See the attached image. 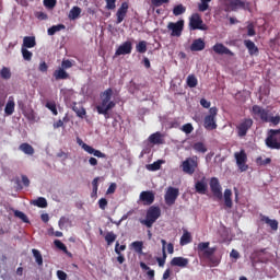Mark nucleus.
<instances>
[{
	"label": "nucleus",
	"instance_id": "61",
	"mask_svg": "<svg viewBox=\"0 0 280 280\" xmlns=\"http://www.w3.org/2000/svg\"><path fill=\"white\" fill-rule=\"evenodd\" d=\"M257 33L255 32V26L253 23L247 25V36H255Z\"/></svg>",
	"mask_w": 280,
	"mask_h": 280
},
{
	"label": "nucleus",
	"instance_id": "17",
	"mask_svg": "<svg viewBox=\"0 0 280 280\" xmlns=\"http://www.w3.org/2000/svg\"><path fill=\"white\" fill-rule=\"evenodd\" d=\"M163 137V133L156 131L149 137V143H152L153 145H163V143H165V139Z\"/></svg>",
	"mask_w": 280,
	"mask_h": 280
},
{
	"label": "nucleus",
	"instance_id": "64",
	"mask_svg": "<svg viewBox=\"0 0 280 280\" xmlns=\"http://www.w3.org/2000/svg\"><path fill=\"white\" fill-rule=\"evenodd\" d=\"M57 277L59 280H67V272L62 271V270H58L57 271Z\"/></svg>",
	"mask_w": 280,
	"mask_h": 280
},
{
	"label": "nucleus",
	"instance_id": "51",
	"mask_svg": "<svg viewBox=\"0 0 280 280\" xmlns=\"http://www.w3.org/2000/svg\"><path fill=\"white\" fill-rule=\"evenodd\" d=\"M209 244H210L209 242L199 243L197 246V250L199 253H205L209 248Z\"/></svg>",
	"mask_w": 280,
	"mask_h": 280
},
{
	"label": "nucleus",
	"instance_id": "19",
	"mask_svg": "<svg viewBox=\"0 0 280 280\" xmlns=\"http://www.w3.org/2000/svg\"><path fill=\"white\" fill-rule=\"evenodd\" d=\"M205 47H207L205 39L197 38L191 43L190 51H202V50H205Z\"/></svg>",
	"mask_w": 280,
	"mask_h": 280
},
{
	"label": "nucleus",
	"instance_id": "9",
	"mask_svg": "<svg viewBox=\"0 0 280 280\" xmlns=\"http://www.w3.org/2000/svg\"><path fill=\"white\" fill-rule=\"evenodd\" d=\"M178 196H179L178 188L168 187L164 196L165 205H167V207H172V205L176 203Z\"/></svg>",
	"mask_w": 280,
	"mask_h": 280
},
{
	"label": "nucleus",
	"instance_id": "23",
	"mask_svg": "<svg viewBox=\"0 0 280 280\" xmlns=\"http://www.w3.org/2000/svg\"><path fill=\"white\" fill-rule=\"evenodd\" d=\"M171 266H178L179 268H187L189 266V259L185 257H174L171 260Z\"/></svg>",
	"mask_w": 280,
	"mask_h": 280
},
{
	"label": "nucleus",
	"instance_id": "24",
	"mask_svg": "<svg viewBox=\"0 0 280 280\" xmlns=\"http://www.w3.org/2000/svg\"><path fill=\"white\" fill-rule=\"evenodd\" d=\"M33 47H36V37L35 36H25L23 38L22 48L33 49Z\"/></svg>",
	"mask_w": 280,
	"mask_h": 280
},
{
	"label": "nucleus",
	"instance_id": "54",
	"mask_svg": "<svg viewBox=\"0 0 280 280\" xmlns=\"http://www.w3.org/2000/svg\"><path fill=\"white\" fill-rule=\"evenodd\" d=\"M106 1V10H115L117 8V0H105Z\"/></svg>",
	"mask_w": 280,
	"mask_h": 280
},
{
	"label": "nucleus",
	"instance_id": "12",
	"mask_svg": "<svg viewBox=\"0 0 280 280\" xmlns=\"http://www.w3.org/2000/svg\"><path fill=\"white\" fill-rule=\"evenodd\" d=\"M210 189L214 198H218V200H222V186L220 185V179H218V177H212L210 179Z\"/></svg>",
	"mask_w": 280,
	"mask_h": 280
},
{
	"label": "nucleus",
	"instance_id": "33",
	"mask_svg": "<svg viewBox=\"0 0 280 280\" xmlns=\"http://www.w3.org/2000/svg\"><path fill=\"white\" fill-rule=\"evenodd\" d=\"M136 51H138V54H145V51H148V42L145 40H141L136 45Z\"/></svg>",
	"mask_w": 280,
	"mask_h": 280
},
{
	"label": "nucleus",
	"instance_id": "18",
	"mask_svg": "<svg viewBox=\"0 0 280 280\" xmlns=\"http://www.w3.org/2000/svg\"><path fill=\"white\" fill-rule=\"evenodd\" d=\"M208 185H207V177H202L200 180H197L195 183V189L197 194H201L205 195L207 194V189H208Z\"/></svg>",
	"mask_w": 280,
	"mask_h": 280
},
{
	"label": "nucleus",
	"instance_id": "58",
	"mask_svg": "<svg viewBox=\"0 0 280 280\" xmlns=\"http://www.w3.org/2000/svg\"><path fill=\"white\" fill-rule=\"evenodd\" d=\"M121 250H126V245H119V242L115 245L116 255H121Z\"/></svg>",
	"mask_w": 280,
	"mask_h": 280
},
{
	"label": "nucleus",
	"instance_id": "3",
	"mask_svg": "<svg viewBox=\"0 0 280 280\" xmlns=\"http://www.w3.org/2000/svg\"><path fill=\"white\" fill-rule=\"evenodd\" d=\"M184 174H188V176H194L196 174V170H198V156L187 158L180 165Z\"/></svg>",
	"mask_w": 280,
	"mask_h": 280
},
{
	"label": "nucleus",
	"instance_id": "21",
	"mask_svg": "<svg viewBox=\"0 0 280 280\" xmlns=\"http://www.w3.org/2000/svg\"><path fill=\"white\" fill-rule=\"evenodd\" d=\"M260 222H265V224H268L271 231H279V221L275 219H269L267 215H261Z\"/></svg>",
	"mask_w": 280,
	"mask_h": 280
},
{
	"label": "nucleus",
	"instance_id": "53",
	"mask_svg": "<svg viewBox=\"0 0 280 280\" xmlns=\"http://www.w3.org/2000/svg\"><path fill=\"white\" fill-rule=\"evenodd\" d=\"M57 0H44L45 8H48V10H54L56 8Z\"/></svg>",
	"mask_w": 280,
	"mask_h": 280
},
{
	"label": "nucleus",
	"instance_id": "5",
	"mask_svg": "<svg viewBox=\"0 0 280 280\" xmlns=\"http://www.w3.org/2000/svg\"><path fill=\"white\" fill-rule=\"evenodd\" d=\"M189 30H201V32H207V24H205L199 13H194L189 18Z\"/></svg>",
	"mask_w": 280,
	"mask_h": 280
},
{
	"label": "nucleus",
	"instance_id": "55",
	"mask_svg": "<svg viewBox=\"0 0 280 280\" xmlns=\"http://www.w3.org/2000/svg\"><path fill=\"white\" fill-rule=\"evenodd\" d=\"M151 3L154 8H161L163 3H170V0H151Z\"/></svg>",
	"mask_w": 280,
	"mask_h": 280
},
{
	"label": "nucleus",
	"instance_id": "35",
	"mask_svg": "<svg viewBox=\"0 0 280 280\" xmlns=\"http://www.w3.org/2000/svg\"><path fill=\"white\" fill-rule=\"evenodd\" d=\"M140 268L142 270H147V276L149 277L150 280H154V269H150L149 266H147L145 262H140Z\"/></svg>",
	"mask_w": 280,
	"mask_h": 280
},
{
	"label": "nucleus",
	"instance_id": "30",
	"mask_svg": "<svg viewBox=\"0 0 280 280\" xmlns=\"http://www.w3.org/2000/svg\"><path fill=\"white\" fill-rule=\"evenodd\" d=\"M88 154H93L97 159H106V153L95 150L93 147H85Z\"/></svg>",
	"mask_w": 280,
	"mask_h": 280
},
{
	"label": "nucleus",
	"instance_id": "56",
	"mask_svg": "<svg viewBox=\"0 0 280 280\" xmlns=\"http://www.w3.org/2000/svg\"><path fill=\"white\" fill-rule=\"evenodd\" d=\"M98 207L102 211L106 210V207H108V200H106V198H101L98 200Z\"/></svg>",
	"mask_w": 280,
	"mask_h": 280
},
{
	"label": "nucleus",
	"instance_id": "31",
	"mask_svg": "<svg viewBox=\"0 0 280 280\" xmlns=\"http://www.w3.org/2000/svg\"><path fill=\"white\" fill-rule=\"evenodd\" d=\"M186 84L189 89H196V86H198V78H196V74H189L186 79Z\"/></svg>",
	"mask_w": 280,
	"mask_h": 280
},
{
	"label": "nucleus",
	"instance_id": "10",
	"mask_svg": "<svg viewBox=\"0 0 280 280\" xmlns=\"http://www.w3.org/2000/svg\"><path fill=\"white\" fill-rule=\"evenodd\" d=\"M278 132L279 131H275V129L268 131V137L266 138L265 143L270 150H280V141L275 139Z\"/></svg>",
	"mask_w": 280,
	"mask_h": 280
},
{
	"label": "nucleus",
	"instance_id": "63",
	"mask_svg": "<svg viewBox=\"0 0 280 280\" xmlns=\"http://www.w3.org/2000/svg\"><path fill=\"white\" fill-rule=\"evenodd\" d=\"M116 190H117V184L112 183V184L109 185V187L107 188L106 194H107V195H108V194H115Z\"/></svg>",
	"mask_w": 280,
	"mask_h": 280
},
{
	"label": "nucleus",
	"instance_id": "37",
	"mask_svg": "<svg viewBox=\"0 0 280 280\" xmlns=\"http://www.w3.org/2000/svg\"><path fill=\"white\" fill-rule=\"evenodd\" d=\"M133 250L136 253H138V255H141L143 253V242L141 241H135L132 244H131Z\"/></svg>",
	"mask_w": 280,
	"mask_h": 280
},
{
	"label": "nucleus",
	"instance_id": "43",
	"mask_svg": "<svg viewBox=\"0 0 280 280\" xmlns=\"http://www.w3.org/2000/svg\"><path fill=\"white\" fill-rule=\"evenodd\" d=\"M191 243V234L189 232H184L180 237V245L185 246L186 244Z\"/></svg>",
	"mask_w": 280,
	"mask_h": 280
},
{
	"label": "nucleus",
	"instance_id": "15",
	"mask_svg": "<svg viewBox=\"0 0 280 280\" xmlns=\"http://www.w3.org/2000/svg\"><path fill=\"white\" fill-rule=\"evenodd\" d=\"M212 50L214 54H218L219 56H235L231 49H229L224 44L222 43H217L213 47Z\"/></svg>",
	"mask_w": 280,
	"mask_h": 280
},
{
	"label": "nucleus",
	"instance_id": "47",
	"mask_svg": "<svg viewBox=\"0 0 280 280\" xmlns=\"http://www.w3.org/2000/svg\"><path fill=\"white\" fill-rule=\"evenodd\" d=\"M46 108L52 113V115L57 116L58 115V108L56 107V102H47L46 103Z\"/></svg>",
	"mask_w": 280,
	"mask_h": 280
},
{
	"label": "nucleus",
	"instance_id": "50",
	"mask_svg": "<svg viewBox=\"0 0 280 280\" xmlns=\"http://www.w3.org/2000/svg\"><path fill=\"white\" fill-rule=\"evenodd\" d=\"M182 130H183V132H185L186 135H191L192 132H194V125H191V124H185V125H183V127H182Z\"/></svg>",
	"mask_w": 280,
	"mask_h": 280
},
{
	"label": "nucleus",
	"instance_id": "20",
	"mask_svg": "<svg viewBox=\"0 0 280 280\" xmlns=\"http://www.w3.org/2000/svg\"><path fill=\"white\" fill-rule=\"evenodd\" d=\"M237 8H242L243 10L246 9V2H244L242 0H232L230 2V5L226 7L225 12H230V10L232 12H235V10H237Z\"/></svg>",
	"mask_w": 280,
	"mask_h": 280
},
{
	"label": "nucleus",
	"instance_id": "45",
	"mask_svg": "<svg viewBox=\"0 0 280 280\" xmlns=\"http://www.w3.org/2000/svg\"><path fill=\"white\" fill-rule=\"evenodd\" d=\"M147 170H149V172H159V170H161V161L148 164Z\"/></svg>",
	"mask_w": 280,
	"mask_h": 280
},
{
	"label": "nucleus",
	"instance_id": "46",
	"mask_svg": "<svg viewBox=\"0 0 280 280\" xmlns=\"http://www.w3.org/2000/svg\"><path fill=\"white\" fill-rule=\"evenodd\" d=\"M209 3H211V0H201V3L198 5L199 12H207L209 10Z\"/></svg>",
	"mask_w": 280,
	"mask_h": 280
},
{
	"label": "nucleus",
	"instance_id": "41",
	"mask_svg": "<svg viewBox=\"0 0 280 280\" xmlns=\"http://www.w3.org/2000/svg\"><path fill=\"white\" fill-rule=\"evenodd\" d=\"M115 240H117V234L115 232H107L105 235V242H107V246H110Z\"/></svg>",
	"mask_w": 280,
	"mask_h": 280
},
{
	"label": "nucleus",
	"instance_id": "38",
	"mask_svg": "<svg viewBox=\"0 0 280 280\" xmlns=\"http://www.w3.org/2000/svg\"><path fill=\"white\" fill-rule=\"evenodd\" d=\"M192 149L195 150V152H200L201 154H205L207 152V145H205V143L202 142H196L192 145Z\"/></svg>",
	"mask_w": 280,
	"mask_h": 280
},
{
	"label": "nucleus",
	"instance_id": "29",
	"mask_svg": "<svg viewBox=\"0 0 280 280\" xmlns=\"http://www.w3.org/2000/svg\"><path fill=\"white\" fill-rule=\"evenodd\" d=\"M80 14H82V9L80 7H73L69 12L68 18L70 21H75V19L80 18Z\"/></svg>",
	"mask_w": 280,
	"mask_h": 280
},
{
	"label": "nucleus",
	"instance_id": "25",
	"mask_svg": "<svg viewBox=\"0 0 280 280\" xmlns=\"http://www.w3.org/2000/svg\"><path fill=\"white\" fill-rule=\"evenodd\" d=\"M15 106L16 104L14 103V97L10 96L4 108L5 115H13Z\"/></svg>",
	"mask_w": 280,
	"mask_h": 280
},
{
	"label": "nucleus",
	"instance_id": "13",
	"mask_svg": "<svg viewBox=\"0 0 280 280\" xmlns=\"http://www.w3.org/2000/svg\"><path fill=\"white\" fill-rule=\"evenodd\" d=\"M130 54H132V42L127 40L116 49L115 56H128Z\"/></svg>",
	"mask_w": 280,
	"mask_h": 280
},
{
	"label": "nucleus",
	"instance_id": "39",
	"mask_svg": "<svg viewBox=\"0 0 280 280\" xmlns=\"http://www.w3.org/2000/svg\"><path fill=\"white\" fill-rule=\"evenodd\" d=\"M65 28H66L65 24L54 25L48 28V36H54L56 32H60L61 30H65Z\"/></svg>",
	"mask_w": 280,
	"mask_h": 280
},
{
	"label": "nucleus",
	"instance_id": "57",
	"mask_svg": "<svg viewBox=\"0 0 280 280\" xmlns=\"http://www.w3.org/2000/svg\"><path fill=\"white\" fill-rule=\"evenodd\" d=\"M165 259H167V253H163V257H158L156 261L160 266V268H163V266H165Z\"/></svg>",
	"mask_w": 280,
	"mask_h": 280
},
{
	"label": "nucleus",
	"instance_id": "62",
	"mask_svg": "<svg viewBox=\"0 0 280 280\" xmlns=\"http://www.w3.org/2000/svg\"><path fill=\"white\" fill-rule=\"evenodd\" d=\"M71 67H73V63L69 59H66L61 62V69H71Z\"/></svg>",
	"mask_w": 280,
	"mask_h": 280
},
{
	"label": "nucleus",
	"instance_id": "40",
	"mask_svg": "<svg viewBox=\"0 0 280 280\" xmlns=\"http://www.w3.org/2000/svg\"><path fill=\"white\" fill-rule=\"evenodd\" d=\"M21 54L24 60H26V62H31L32 57L34 56V54L32 51H30L27 48H21Z\"/></svg>",
	"mask_w": 280,
	"mask_h": 280
},
{
	"label": "nucleus",
	"instance_id": "32",
	"mask_svg": "<svg viewBox=\"0 0 280 280\" xmlns=\"http://www.w3.org/2000/svg\"><path fill=\"white\" fill-rule=\"evenodd\" d=\"M187 12V8L183 4H177L173 8L174 16H180V14H185Z\"/></svg>",
	"mask_w": 280,
	"mask_h": 280
},
{
	"label": "nucleus",
	"instance_id": "26",
	"mask_svg": "<svg viewBox=\"0 0 280 280\" xmlns=\"http://www.w3.org/2000/svg\"><path fill=\"white\" fill-rule=\"evenodd\" d=\"M231 196H233V191L231 189L224 190V205L228 207V209L233 208V199H231Z\"/></svg>",
	"mask_w": 280,
	"mask_h": 280
},
{
	"label": "nucleus",
	"instance_id": "34",
	"mask_svg": "<svg viewBox=\"0 0 280 280\" xmlns=\"http://www.w3.org/2000/svg\"><path fill=\"white\" fill-rule=\"evenodd\" d=\"M13 213H14V217L22 220V222H24L25 224H30V219L27 218L26 213H24L20 210H14Z\"/></svg>",
	"mask_w": 280,
	"mask_h": 280
},
{
	"label": "nucleus",
	"instance_id": "59",
	"mask_svg": "<svg viewBox=\"0 0 280 280\" xmlns=\"http://www.w3.org/2000/svg\"><path fill=\"white\" fill-rule=\"evenodd\" d=\"M49 69V66H47V62L42 61L38 67V71L42 73H47V70Z\"/></svg>",
	"mask_w": 280,
	"mask_h": 280
},
{
	"label": "nucleus",
	"instance_id": "2",
	"mask_svg": "<svg viewBox=\"0 0 280 280\" xmlns=\"http://www.w3.org/2000/svg\"><path fill=\"white\" fill-rule=\"evenodd\" d=\"M159 218H161V208L151 206L147 210L145 219L140 220V223L143 224V226H147V229H152L154 222H156Z\"/></svg>",
	"mask_w": 280,
	"mask_h": 280
},
{
	"label": "nucleus",
	"instance_id": "52",
	"mask_svg": "<svg viewBox=\"0 0 280 280\" xmlns=\"http://www.w3.org/2000/svg\"><path fill=\"white\" fill-rule=\"evenodd\" d=\"M257 165H270V163H272V159L267 158V159H261V158H257L256 160Z\"/></svg>",
	"mask_w": 280,
	"mask_h": 280
},
{
	"label": "nucleus",
	"instance_id": "49",
	"mask_svg": "<svg viewBox=\"0 0 280 280\" xmlns=\"http://www.w3.org/2000/svg\"><path fill=\"white\" fill-rule=\"evenodd\" d=\"M268 124H272L273 126H279V124H280V116L279 115L271 116L269 114V116H268Z\"/></svg>",
	"mask_w": 280,
	"mask_h": 280
},
{
	"label": "nucleus",
	"instance_id": "11",
	"mask_svg": "<svg viewBox=\"0 0 280 280\" xmlns=\"http://www.w3.org/2000/svg\"><path fill=\"white\" fill-rule=\"evenodd\" d=\"M185 27V21L178 20L177 22H170L167 25V30H170L171 36H180L183 34V30Z\"/></svg>",
	"mask_w": 280,
	"mask_h": 280
},
{
	"label": "nucleus",
	"instance_id": "6",
	"mask_svg": "<svg viewBox=\"0 0 280 280\" xmlns=\"http://www.w3.org/2000/svg\"><path fill=\"white\" fill-rule=\"evenodd\" d=\"M252 115L254 116V119H260L264 124H268L270 112L259 105H254L252 107Z\"/></svg>",
	"mask_w": 280,
	"mask_h": 280
},
{
	"label": "nucleus",
	"instance_id": "16",
	"mask_svg": "<svg viewBox=\"0 0 280 280\" xmlns=\"http://www.w3.org/2000/svg\"><path fill=\"white\" fill-rule=\"evenodd\" d=\"M128 8H129L128 2H122L120 8L117 10L116 12L117 25H119V23H124V19H126V14H128Z\"/></svg>",
	"mask_w": 280,
	"mask_h": 280
},
{
	"label": "nucleus",
	"instance_id": "1",
	"mask_svg": "<svg viewBox=\"0 0 280 280\" xmlns=\"http://www.w3.org/2000/svg\"><path fill=\"white\" fill-rule=\"evenodd\" d=\"M113 98V89L108 88L103 93H101V104L96 106V110L98 115H104L105 119H108L110 116L108 115V110H113L117 103L115 101H110Z\"/></svg>",
	"mask_w": 280,
	"mask_h": 280
},
{
	"label": "nucleus",
	"instance_id": "36",
	"mask_svg": "<svg viewBox=\"0 0 280 280\" xmlns=\"http://www.w3.org/2000/svg\"><path fill=\"white\" fill-rule=\"evenodd\" d=\"M0 77L2 80H10V78H12V71L8 67H2L0 70Z\"/></svg>",
	"mask_w": 280,
	"mask_h": 280
},
{
	"label": "nucleus",
	"instance_id": "7",
	"mask_svg": "<svg viewBox=\"0 0 280 280\" xmlns=\"http://www.w3.org/2000/svg\"><path fill=\"white\" fill-rule=\"evenodd\" d=\"M234 158L240 172H246L248 170V164H246L248 162V155H246V151L241 150L240 152H235Z\"/></svg>",
	"mask_w": 280,
	"mask_h": 280
},
{
	"label": "nucleus",
	"instance_id": "14",
	"mask_svg": "<svg viewBox=\"0 0 280 280\" xmlns=\"http://www.w3.org/2000/svg\"><path fill=\"white\" fill-rule=\"evenodd\" d=\"M140 201L143 202V205H147L150 207V205L154 203V192L152 190H144L140 192Z\"/></svg>",
	"mask_w": 280,
	"mask_h": 280
},
{
	"label": "nucleus",
	"instance_id": "8",
	"mask_svg": "<svg viewBox=\"0 0 280 280\" xmlns=\"http://www.w3.org/2000/svg\"><path fill=\"white\" fill-rule=\"evenodd\" d=\"M253 128V119L252 118H245L243 119L237 126H236V132L237 137H246L248 135V130Z\"/></svg>",
	"mask_w": 280,
	"mask_h": 280
},
{
	"label": "nucleus",
	"instance_id": "28",
	"mask_svg": "<svg viewBox=\"0 0 280 280\" xmlns=\"http://www.w3.org/2000/svg\"><path fill=\"white\" fill-rule=\"evenodd\" d=\"M19 150H21V152H24V154H27L28 156H32L34 154V147H32L27 142L20 144Z\"/></svg>",
	"mask_w": 280,
	"mask_h": 280
},
{
	"label": "nucleus",
	"instance_id": "44",
	"mask_svg": "<svg viewBox=\"0 0 280 280\" xmlns=\"http://www.w3.org/2000/svg\"><path fill=\"white\" fill-rule=\"evenodd\" d=\"M34 205L36 207H39V209H46L47 207V199H45L44 197H39L34 201Z\"/></svg>",
	"mask_w": 280,
	"mask_h": 280
},
{
	"label": "nucleus",
	"instance_id": "60",
	"mask_svg": "<svg viewBox=\"0 0 280 280\" xmlns=\"http://www.w3.org/2000/svg\"><path fill=\"white\" fill-rule=\"evenodd\" d=\"M215 254V247H211V248H207L205 252H203V255L209 259V257H211L212 255Z\"/></svg>",
	"mask_w": 280,
	"mask_h": 280
},
{
	"label": "nucleus",
	"instance_id": "27",
	"mask_svg": "<svg viewBox=\"0 0 280 280\" xmlns=\"http://www.w3.org/2000/svg\"><path fill=\"white\" fill-rule=\"evenodd\" d=\"M52 75L55 80H68L69 78V73H67L63 68L55 70Z\"/></svg>",
	"mask_w": 280,
	"mask_h": 280
},
{
	"label": "nucleus",
	"instance_id": "48",
	"mask_svg": "<svg viewBox=\"0 0 280 280\" xmlns=\"http://www.w3.org/2000/svg\"><path fill=\"white\" fill-rule=\"evenodd\" d=\"M54 244L56 248H59V250H62L66 254L69 253V250L67 249V245H65V243H62L60 240H55Z\"/></svg>",
	"mask_w": 280,
	"mask_h": 280
},
{
	"label": "nucleus",
	"instance_id": "4",
	"mask_svg": "<svg viewBox=\"0 0 280 280\" xmlns=\"http://www.w3.org/2000/svg\"><path fill=\"white\" fill-rule=\"evenodd\" d=\"M215 117H218V107H210L209 115L203 119V128H206V130H215L218 128Z\"/></svg>",
	"mask_w": 280,
	"mask_h": 280
},
{
	"label": "nucleus",
	"instance_id": "42",
	"mask_svg": "<svg viewBox=\"0 0 280 280\" xmlns=\"http://www.w3.org/2000/svg\"><path fill=\"white\" fill-rule=\"evenodd\" d=\"M33 256L36 260V264L38 266H43V255L40 254V250L38 249H32Z\"/></svg>",
	"mask_w": 280,
	"mask_h": 280
},
{
	"label": "nucleus",
	"instance_id": "22",
	"mask_svg": "<svg viewBox=\"0 0 280 280\" xmlns=\"http://www.w3.org/2000/svg\"><path fill=\"white\" fill-rule=\"evenodd\" d=\"M244 45L248 49L249 56H257L259 54V48L255 45V42L245 39Z\"/></svg>",
	"mask_w": 280,
	"mask_h": 280
}]
</instances>
